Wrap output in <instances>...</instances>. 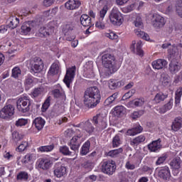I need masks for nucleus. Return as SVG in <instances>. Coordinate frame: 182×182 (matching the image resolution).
Segmentation results:
<instances>
[{
	"label": "nucleus",
	"instance_id": "obj_45",
	"mask_svg": "<svg viewBox=\"0 0 182 182\" xmlns=\"http://www.w3.org/2000/svg\"><path fill=\"white\" fill-rule=\"evenodd\" d=\"M55 149V145L51 144V145H48V146H43L38 148V150L41 152H48V151H52Z\"/></svg>",
	"mask_w": 182,
	"mask_h": 182
},
{
	"label": "nucleus",
	"instance_id": "obj_60",
	"mask_svg": "<svg viewBox=\"0 0 182 182\" xmlns=\"http://www.w3.org/2000/svg\"><path fill=\"white\" fill-rule=\"evenodd\" d=\"M145 102L146 101L144 100V98L136 99L134 101V106H136L137 107L139 106H143V105H144Z\"/></svg>",
	"mask_w": 182,
	"mask_h": 182
},
{
	"label": "nucleus",
	"instance_id": "obj_54",
	"mask_svg": "<svg viewBox=\"0 0 182 182\" xmlns=\"http://www.w3.org/2000/svg\"><path fill=\"white\" fill-rule=\"evenodd\" d=\"M105 36L106 38H109V39H111L112 41L117 39V38H119V36H117V34H116L114 32H110V33H105Z\"/></svg>",
	"mask_w": 182,
	"mask_h": 182
},
{
	"label": "nucleus",
	"instance_id": "obj_50",
	"mask_svg": "<svg viewBox=\"0 0 182 182\" xmlns=\"http://www.w3.org/2000/svg\"><path fill=\"white\" fill-rule=\"evenodd\" d=\"M107 11H109V9L107 8V6H105L99 12V16L100 19H105V16H106V14H107Z\"/></svg>",
	"mask_w": 182,
	"mask_h": 182
},
{
	"label": "nucleus",
	"instance_id": "obj_7",
	"mask_svg": "<svg viewBox=\"0 0 182 182\" xmlns=\"http://www.w3.org/2000/svg\"><path fill=\"white\" fill-rule=\"evenodd\" d=\"M116 162L114 161H105L102 165V173L107 174V176H113L116 172Z\"/></svg>",
	"mask_w": 182,
	"mask_h": 182
},
{
	"label": "nucleus",
	"instance_id": "obj_56",
	"mask_svg": "<svg viewBox=\"0 0 182 182\" xmlns=\"http://www.w3.org/2000/svg\"><path fill=\"white\" fill-rule=\"evenodd\" d=\"M167 159V156L166 155H163L158 158L157 161H156V166H160L163 164Z\"/></svg>",
	"mask_w": 182,
	"mask_h": 182
},
{
	"label": "nucleus",
	"instance_id": "obj_39",
	"mask_svg": "<svg viewBox=\"0 0 182 182\" xmlns=\"http://www.w3.org/2000/svg\"><path fill=\"white\" fill-rule=\"evenodd\" d=\"M161 82L163 86H168L170 84V77L166 73L161 74Z\"/></svg>",
	"mask_w": 182,
	"mask_h": 182
},
{
	"label": "nucleus",
	"instance_id": "obj_52",
	"mask_svg": "<svg viewBox=\"0 0 182 182\" xmlns=\"http://www.w3.org/2000/svg\"><path fill=\"white\" fill-rule=\"evenodd\" d=\"M134 23L136 28H143V20H141V17L140 16L136 18Z\"/></svg>",
	"mask_w": 182,
	"mask_h": 182
},
{
	"label": "nucleus",
	"instance_id": "obj_55",
	"mask_svg": "<svg viewBox=\"0 0 182 182\" xmlns=\"http://www.w3.org/2000/svg\"><path fill=\"white\" fill-rule=\"evenodd\" d=\"M144 114V111H135L132 114V119H139V117H141V116H143Z\"/></svg>",
	"mask_w": 182,
	"mask_h": 182
},
{
	"label": "nucleus",
	"instance_id": "obj_31",
	"mask_svg": "<svg viewBox=\"0 0 182 182\" xmlns=\"http://www.w3.org/2000/svg\"><path fill=\"white\" fill-rule=\"evenodd\" d=\"M173 109V99H171L166 104H165L161 108L159 109V113L164 114L168 110H171Z\"/></svg>",
	"mask_w": 182,
	"mask_h": 182
},
{
	"label": "nucleus",
	"instance_id": "obj_14",
	"mask_svg": "<svg viewBox=\"0 0 182 182\" xmlns=\"http://www.w3.org/2000/svg\"><path fill=\"white\" fill-rule=\"evenodd\" d=\"M80 126H81L82 130L87 133V136H90V134L95 132V127H93V124H92L89 120L85 122H81Z\"/></svg>",
	"mask_w": 182,
	"mask_h": 182
},
{
	"label": "nucleus",
	"instance_id": "obj_6",
	"mask_svg": "<svg viewBox=\"0 0 182 182\" xmlns=\"http://www.w3.org/2000/svg\"><path fill=\"white\" fill-rule=\"evenodd\" d=\"M14 114H15V107L14 105L9 104L5 105L1 110H0V118L8 120L11 119Z\"/></svg>",
	"mask_w": 182,
	"mask_h": 182
},
{
	"label": "nucleus",
	"instance_id": "obj_30",
	"mask_svg": "<svg viewBox=\"0 0 182 182\" xmlns=\"http://www.w3.org/2000/svg\"><path fill=\"white\" fill-rule=\"evenodd\" d=\"M141 132H143V127H141V126H138L131 129H128L126 132V136H136V134H139V133H141Z\"/></svg>",
	"mask_w": 182,
	"mask_h": 182
},
{
	"label": "nucleus",
	"instance_id": "obj_3",
	"mask_svg": "<svg viewBox=\"0 0 182 182\" xmlns=\"http://www.w3.org/2000/svg\"><path fill=\"white\" fill-rule=\"evenodd\" d=\"M31 99L23 95L16 101V107L21 113H28L31 110Z\"/></svg>",
	"mask_w": 182,
	"mask_h": 182
},
{
	"label": "nucleus",
	"instance_id": "obj_37",
	"mask_svg": "<svg viewBox=\"0 0 182 182\" xmlns=\"http://www.w3.org/2000/svg\"><path fill=\"white\" fill-rule=\"evenodd\" d=\"M31 25H29V23H24L22 26H21V35H29V33H31Z\"/></svg>",
	"mask_w": 182,
	"mask_h": 182
},
{
	"label": "nucleus",
	"instance_id": "obj_53",
	"mask_svg": "<svg viewBox=\"0 0 182 182\" xmlns=\"http://www.w3.org/2000/svg\"><path fill=\"white\" fill-rule=\"evenodd\" d=\"M26 124H28V119H19L16 122V126H17V127H22V126H26Z\"/></svg>",
	"mask_w": 182,
	"mask_h": 182
},
{
	"label": "nucleus",
	"instance_id": "obj_27",
	"mask_svg": "<svg viewBox=\"0 0 182 182\" xmlns=\"http://www.w3.org/2000/svg\"><path fill=\"white\" fill-rule=\"evenodd\" d=\"M168 55L170 59H176L178 56V49L176 44H173L171 47L168 49Z\"/></svg>",
	"mask_w": 182,
	"mask_h": 182
},
{
	"label": "nucleus",
	"instance_id": "obj_64",
	"mask_svg": "<svg viewBox=\"0 0 182 182\" xmlns=\"http://www.w3.org/2000/svg\"><path fill=\"white\" fill-rule=\"evenodd\" d=\"M134 33L136 35V36H138L139 38H143L144 35V31H142L141 30H140L139 28L138 29H135L134 30Z\"/></svg>",
	"mask_w": 182,
	"mask_h": 182
},
{
	"label": "nucleus",
	"instance_id": "obj_25",
	"mask_svg": "<svg viewBox=\"0 0 182 182\" xmlns=\"http://www.w3.org/2000/svg\"><path fill=\"white\" fill-rule=\"evenodd\" d=\"M182 127V118L180 117H178L174 119V120L172 122L171 125V129L173 130V132H178L180 129Z\"/></svg>",
	"mask_w": 182,
	"mask_h": 182
},
{
	"label": "nucleus",
	"instance_id": "obj_24",
	"mask_svg": "<svg viewBox=\"0 0 182 182\" xmlns=\"http://www.w3.org/2000/svg\"><path fill=\"white\" fill-rule=\"evenodd\" d=\"M81 3L79 0H68L65 3V8L67 9H70L71 11H73V9H77L79 6H80Z\"/></svg>",
	"mask_w": 182,
	"mask_h": 182
},
{
	"label": "nucleus",
	"instance_id": "obj_9",
	"mask_svg": "<svg viewBox=\"0 0 182 182\" xmlns=\"http://www.w3.org/2000/svg\"><path fill=\"white\" fill-rule=\"evenodd\" d=\"M106 117V114H97L96 116L93 117L92 122L94 123L95 126L99 127L101 130L103 129H106V122H105V119Z\"/></svg>",
	"mask_w": 182,
	"mask_h": 182
},
{
	"label": "nucleus",
	"instance_id": "obj_47",
	"mask_svg": "<svg viewBox=\"0 0 182 182\" xmlns=\"http://www.w3.org/2000/svg\"><path fill=\"white\" fill-rule=\"evenodd\" d=\"M29 178V175H28L27 172L21 171L20 172L16 177L17 180H28Z\"/></svg>",
	"mask_w": 182,
	"mask_h": 182
},
{
	"label": "nucleus",
	"instance_id": "obj_1",
	"mask_svg": "<svg viewBox=\"0 0 182 182\" xmlns=\"http://www.w3.org/2000/svg\"><path fill=\"white\" fill-rule=\"evenodd\" d=\"M102 96L100 90L96 86L90 87L86 90L84 94V105L88 109H93L100 103Z\"/></svg>",
	"mask_w": 182,
	"mask_h": 182
},
{
	"label": "nucleus",
	"instance_id": "obj_17",
	"mask_svg": "<svg viewBox=\"0 0 182 182\" xmlns=\"http://www.w3.org/2000/svg\"><path fill=\"white\" fill-rule=\"evenodd\" d=\"M117 96H119V94L117 92H114L111 96L108 97L104 102L105 106L112 107L117 105V102H119V100H117Z\"/></svg>",
	"mask_w": 182,
	"mask_h": 182
},
{
	"label": "nucleus",
	"instance_id": "obj_12",
	"mask_svg": "<svg viewBox=\"0 0 182 182\" xmlns=\"http://www.w3.org/2000/svg\"><path fill=\"white\" fill-rule=\"evenodd\" d=\"M181 164L182 161L180 157H176L170 162V166L173 170L174 176H177L180 173L179 170L181 168Z\"/></svg>",
	"mask_w": 182,
	"mask_h": 182
},
{
	"label": "nucleus",
	"instance_id": "obj_34",
	"mask_svg": "<svg viewBox=\"0 0 182 182\" xmlns=\"http://www.w3.org/2000/svg\"><path fill=\"white\" fill-rule=\"evenodd\" d=\"M44 90L45 89H43V87H42L35 88L31 92V97H33V99H35L36 97H39V96H41L43 93Z\"/></svg>",
	"mask_w": 182,
	"mask_h": 182
},
{
	"label": "nucleus",
	"instance_id": "obj_41",
	"mask_svg": "<svg viewBox=\"0 0 182 182\" xmlns=\"http://www.w3.org/2000/svg\"><path fill=\"white\" fill-rule=\"evenodd\" d=\"M181 96H182V87H179L176 91L175 94V103L176 105H179L181 100Z\"/></svg>",
	"mask_w": 182,
	"mask_h": 182
},
{
	"label": "nucleus",
	"instance_id": "obj_26",
	"mask_svg": "<svg viewBox=\"0 0 182 182\" xmlns=\"http://www.w3.org/2000/svg\"><path fill=\"white\" fill-rule=\"evenodd\" d=\"M45 119L42 117H37L33 120V126H34L37 130H42L45 127Z\"/></svg>",
	"mask_w": 182,
	"mask_h": 182
},
{
	"label": "nucleus",
	"instance_id": "obj_46",
	"mask_svg": "<svg viewBox=\"0 0 182 182\" xmlns=\"http://www.w3.org/2000/svg\"><path fill=\"white\" fill-rule=\"evenodd\" d=\"M176 8L177 15L182 18V0H178L177 1Z\"/></svg>",
	"mask_w": 182,
	"mask_h": 182
},
{
	"label": "nucleus",
	"instance_id": "obj_48",
	"mask_svg": "<svg viewBox=\"0 0 182 182\" xmlns=\"http://www.w3.org/2000/svg\"><path fill=\"white\" fill-rule=\"evenodd\" d=\"M64 136L67 137H79L78 135H76L75 131L72 129H68L64 132Z\"/></svg>",
	"mask_w": 182,
	"mask_h": 182
},
{
	"label": "nucleus",
	"instance_id": "obj_33",
	"mask_svg": "<svg viewBox=\"0 0 182 182\" xmlns=\"http://www.w3.org/2000/svg\"><path fill=\"white\" fill-rule=\"evenodd\" d=\"M124 113V107L122 105L117 106L113 109V114H114V116H117V117L123 116Z\"/></svg>",
	"mask_w": 182,
	"mask_h": 182
},
{
	"label": "nucleus",
	"instance_id": "obj_28",
	"mask_svg": "<svg viewBox=\"0 0 182 182\" xmlns=\"http://www.w3.org/2000/svg\"><path fill=\"white\" fill-rule=\"evenodd\" d=\"M161 139H159L158 140L152 141L151 144H149L148 146L149 150L151 151H157L159 149H161Z\"/></svg>",
	"mask_w": 182,
	"mask_h": 182
},
{
	"label": "nucleus",
	"instance_id": "obj_32",
	"mask_svg": "<svg viewBox=\"0 0 182 182\" xmlns=\"http://www.w3.org/2000/svg\"><path fill=\"white\" fill-rule=\"evenodd\" d=\"M168 97V95L167 94H164L163 92H158L154 98V101L155 103H161V102H164L166 100V98Z\"/></svg>",
	"mask_w": 182,
	"mask_h": 182
},
{
	"label": "nucleus",
	"instance_id": "obj_29",
	"mask_svg": "<svg viewBox=\"0 0 182 182\" xmlns=\"http://www.w3.org/2000/svg\"><path fill=\"white\" fill-rule=\"evenodd\" d=\"M52 93L55 99H58L61 102H63V100H66V95H65V92L63 91L55 89L53 90Z\"/></svg>",
	"mask_w": 182,
	"mask_h": 182
},
{
	"label": "nucleus",
	"instance_id": "obj_62",
	"mask_svg": "<svg viewBox=\"0 0 182 182\" xmlns=\"http://www.w3.org/2000/svg\"><path fill=\"white\" fill-rule=\"evenodd\" d=\"M70 31H73V25L72 24H67L63 28V31L65 33H68Z\"/></svg>",
	"mask_w": 182,
	"mask_h": 182
},
{
	"label": "nucleus",
	"instance_id": "obj_19",
	"mask_svg": "<svg viewBox=\"0 0 182 182\" xmlns=\"http://www.w3.org/2000/svg\"><path fill=\"white\" fill-rule=\"evenodd\" d=\"M167 60L164 59H158L156 60H154L152 62V68L153 69H156L157 70H160V69H163L164 68H166L168 65Z\"/></svg>",
	"mask_w": 182,
	"mask_h": 182
},
{
	"label": "nucleus",
	"instance_id": "obj_2",
	"mask_svg": "<svg viewBox=\"0 0 182 182\" xmlns=\"http://www.w3.org/2000/svg\"><path fill=\"white\" fill-rule=\"evenodd\" d=\"M102 63L111 73L117 72V70L119 69L117 63H116V58H114V55L110 53L104 54L102 56Z\"/></svg>",
	"mask_w": 182,
	"mask_h": 182
},
{
	"label": "nucleus",
	"instance_id": "obj_22",
	"mask_svg": "<svg viewBox=\"0 0 182 182\" xmlns=\"http://www.w3.org/2000/svg\"><path fill=\"white\" fill-rule=\"evenodd\" d=\"M169 71L173 75L177 73L181 69V64L178 63V61H176L174 60H172L171 63H169L168 67Z\"/></svg>",
	"mask_w": 182,
	"mask_h": 182
},
{
	"label": "nucleus",
	"instance_id": "obj_35",
	"mask_svg": "<svg viewBox=\"0 0 182 182\" xmlns=\"http://www.w3.org/2000/svg\"><path fill=\"white\" fill-rule=\"evenodd\" d=\"M120 86H122V82L120 81L110 80L109 82V87L112 90H114V89H117V87H120Z\"/></svg>",
	"mask_w": 182,
	"mask_h": 182
},
{
	"label": "nucleus",
	"instance_id": "obj_51",
	"mask_svg": "<svg viewBox=\"0 0 182 182\" xmlns=\"http://www.w3.org/2000/svg\"><path fill=\"white\" fill-rule=\"evenodd\" d=\"M21 68H19V67H15L13 70H12V76L13 77H18L19 76H21Z\"/></svg>",
	"mask_w": 182,
	"mask_h": 182
},
{
	"label": "nucleus",
	"instance_id": "obj_36",
	"mask_svg": "<svg viewBox=\"0 0 182 182\" xmlns=\"http://www.w3.org/2000/svg\"><path fill=\"white\" fill-rule=\"evenodd\" d=\"M60 153L63 154V156H72L73 154V151L69 149V147L66 146H62L59 149Z\"/></svg>",
	"mask_w": 182,
	"mask_h": 182
},
{
	"label": "nucleus",
	"instance_id": "obj_13",
	"mask_svg": "<svg viewBox=\"0 0 182 182\" xmlns=\"http://www.w3.org/2000/svg\"><path fill=\"white\" fill-rule=\"evenodd\" d=\"M54 31L55 27L52 26V23H49L47 26L40 28V36H49L50 35L53 34Z\"/></svg>",
	"mask_w": 182,
	"mask_h": 182
},
{
	"label": "nucleus",
	"instance_id": "obj_23",
	"mask_svg": "<svg viewBox=\"0 0 182 182\" xmlns=\"http://www.w3.org/2000/svg\"><path fill=\"white\" fill-rule=\"evenodd\" d=\"M60 70V63H59V61H55L50 67V69L48 73L50 76H55V75H58V73H59Z\"/></svg>",
	"mask_w": 182,
	"mask_h": 182
},
{
	"label": "nucleus",
	"instance_id": "obj_4",
	"mask_svg": "<svg viewBox=\"0 0 182 182\" xmlns=\"http://www.w3.org/2000/svg\"><path fill=\"white\" fill-rule=\"evenodd\" d=\"M109 18L112 25L114 26H120L123 23L124 19L122 13L119 11L117 8H113L110 11L109 15Z\"/></svg>",
	"mask_w": 182,
	"mask_h": 182
},
{
	"label": "nucleus",
	"instance_id": "obj_59",
	"mask_svg": "<svg viewBox=\"0 0 182 182\" xmlns=\"http://www.w3.org/2000/svg\"><path fill=\"white\" fill-rule=\"evenodd\" d=\"M96 28L98 29H105V23L103 22V18H99V20L95 23Z\"/></svg>",
	"mask_w": 182,
	"mask_h": 182
},
{
	"label": "nucleus",
	"instance_id": "obj_10",
	"mask_svg": "<svg viewBox=\"0 0 182 182\" xmlns=\"http://www.w3.org/2000/svg\"><path fill=\"white\" fill-rule=\"evenodd\" d=\"M9 23L7 26H0V33H5L6 31H8V28L11 29H15L18 28V25H19V18L15 16H11L9 18Z\"/></svg>",
	"mask_w": 182,
	"mask_h": 182
},
{
	"label": "nucleus",
	"instance_id": "obj_15",
	"mask_svg": "<svg viewBox=\"0 0 182 182\" xmlns=\"http://www.w3.org/2000/svg\"><path fill=\"white\" fill-rule=\"evenodd\" d=\"M152 25L156 29H160L166 25V21L163 16L156 15L155 19L152 21Z\"/></svg>",
	"mask_w": 182,
	"mask_h": 182
},
{
	"label": "nucleus",
	"instance_id": "obj_11",
	"mask_svg": "<svg viewBox=\"0 0 182 182\" xmlns=\"http://www.w3.org/2000/svg\"><path fill=\"white\" fill-rule=\"evenodd\" d=\"M156 171H158V176L164 181L170 180V178L171 177V173H170V168H168V166H165L161 168H156Z\"/></svg>",
	"mask_w": 182,
	"mask_h": 182
},
{
	"label": "nucleus",
	"instance_id": "obj_40",
	"mask_svg": "<svg viewBox=\"0 0 182 182\" xmlns=\"http://www.w3.org/2000/svg\"><path fill=\"white\" fill-rule=\"evenodd\" d=\"M144 140H146V138L135 137V138L131 139L130 144L131 146H138V144H140V143H143Z\"/></svg>",
	"mask_w": 182,
	"mask_h": 182
},
{
	"label": "nucleus",
	"instance_id": "obj_63",
	"mask_svg": "<svg viewBox=\"0 0 182 182\" xmlns=\"http://www.w3.org/2000/svg\"><path fill=\"white\" fill-rule=\"evenodd\" d=\"M28 146V142L24 141L22 142L18 147V149L19 150V151H25V149H26Z\"/></svg>",
	"mask_w": 182,
	"mask_h": 182
},
{
	"label": "nucleus",
	"instance_id": "obj_20",
	"mask_svg": "<svg viewBox=\"0 0 182 182\" xmlns=\"http://www.w3.org/2000/svg\"><path fill=\"white\" fill-rule=\"evenodd\" d=\"M80 23L82 26L87 28H92L93 26V23L92 22V18L86 14H82L80 18Z\"/></svg>",
	"mask_w": 182,
	"mask_h": 182
},
{
	"label": "nucleus",
	"instance_id": "obj_49",
	"mask_svg": "<svg viewBox=\"0 0 182 182\" xmlns=\"http://www.w3.org/2000/svg\"><path fill=\"white\" fill-rule=\"evenodd\" d=\"M49 106H50V97H48V98L45 100L42 105V111L46 112V110L49 109Z\"/></svg>",
	"mask_w": 182,
	"mask_h": 182
},
{
	"label": "nucleus",
	"instance_id": "obj_38",
	"mask_svg": "<svg viewBox=\"0 0 182 182\" xmlns=\"http://www.w3.org/2000/svg\"><path fill=\"white\" fill-rule=\"evenodd\" d=\"M90 149V141H87L82 146L80 154L82 156H86L89 153V149Z\"/></svg>",
	"mask_w": 182,
	"mask_h": 182
},
{
	"label": "nucleus",
	"instance_id": "obj_8",
	"mask_svg": "<svg viewBox=\"0 0 182 182\" xmlns=\"http://www.w3.org/2000/svg\"><path fill=\"white\" fill-rule=\"evenodd\" d=\"M76 75V66H73L70 68L67 69L66 74L63 79L64 83L66 85L68 89H70V84L73 82L75 79V75Z\"/></svg>",
	"mask_w": 182,
	"mask_h": 182
},
{
	"label": "nucleus",
	"instance_id": "obj_57",
	"mask_svg": "<svg viewBox=\"0 0 182 182\" xmlns=\"http://www.w3.org/2000/svg\"><path fill=\"white\" fill-rule=\"evenodd\" d=\"M33 159V154H28L25 156L24 159L23 160V163H30Z\"/></svg>",
	"mask_w": 182,
	"mask_h": 182
},
{
	"label": "nucleus",
	"instance_id": "obj_21",
	"mask_svg": "<svg viewBox=\"0 0 182 182\" xmlns=\"http://www.w3.org/2000/svg\"><path fill=\"white\" fill-rule=\"evenodd\" d=\"M52 166V162L49 159H41L38 160V167L45 171L49 170Z\"/></svg>",
	"mask_w": 182,
	"mask_h": 182
},
{
	"label": "nucleus",
	"instance_id": "obj_44",
	"mask_svg": "<svg viewBox=\"0 0 182 182\" xmlns=\"http://www.w3.org/2000/svg\"><path fill=\"white\" fill-rule=\"evenodd\" d=\"M120 153H123V149L119 148L118 149L109 151L107 154V156L109 157H117Z\"/></svg>",
	"mask_w": 182,
	"mask_h": 182
},
{
	"label": "nucleus",
	"instance_id": "obj_58",
	"mask_svg": "<svg viewBox=\"0 0 182 182\" xmlns=\"http://www.w3.org/2000/svg\"><path fill=\"white\" fill-rule=\"evenodd\" d=\"M70 147V151H73V154L76 153V151H78L79 147H80V144H68Z\"/></svg>",
	"mask_w": 182,
	"mask_h": 182
},
{
	"label": "nucleus",
	"instance_id": "obj_18",
	"mask_svg": "<svg viewBox=\"0 0 182 182\" xmlns=\"http://www.w3.org/2000/svg\"><path fill=\"white\" fill-rule=\"evenodd\" d=\"M142 43L141 41H138L136 43V48H135L134 45H136V41H133L130 47L132 52L136 53L139 56H143V50H141Z\"/></svg>",
	"mask_w": 182,
	"mask_h": 182
},
{
	"label": "nucleus",
	"instance_id": "obj_42",
	"mask_svg": "<svg viewBox=\"0 0 182 182\" xmlns=\"http://www.w3.org/2000/svg\"><path fill=\"white\" fill-rule=\"evenodd\" d=\"M82 167H83V168H85L87 171H91L92 168L95 167V164H93V162L90 161H86L83 164H82Z\"/></svg>",
	"mask_w": 182,
	"mask_h": 182
},
{
	"label": "nucleus",
	"instance_id": "obj_16",
	"mask_svg": "<svg viewBox=\"0 0 182 182\" xmlns=\"http://www.w3.org/2000/svg\"><path fill=\"white\" fill-rule=\"evenodd\" d=\"M66 174V167L56 164L55 165L54 169V176H56L58 178H60V177H63Z\"/></svg>",
	"mask_w": 182,
	"mask_h": 182
},
{
	"label": "nucleus",
	"instance_id": "obj_61",
	"mask_svg": "<svg viewBox=\"0 0 182 182\" xmlns=\"http://www.w3.org/2000/svg\"><path fill=\"white\" fill-rule=\"evenodd\" d=\"M120 138L119 137H114L112 140V146L113 147H119L120 144Z\"/></svg>",
	"mask_w": 182,
	"mask_h": 182
},
{
	"label": "nucleus",
	"instance_id": "obj_5",
	"mask_svg": "<svg viewBox=\"0 0 182 182\" xmlns=\"http://www.w3.org/2000/svg\"><path fill=\"white\" fill-rule=\"evenodd\" d=\"M43 61L41 58L35 57L30 60L31 71L34 73H39L43 70Z\"/></svg>",
	"mask_w": 182,
	"mask_h": 182
},
{
	"label": "nucleus",
	"instance_id": "obj_43",
	"mask_svg": "<svg viewBox=\"0 0 182 182\" xmlns=\"http://www.w3.org/2000/svg\"><path fill=\"white\" fill-rule=\"evenodd\" d=\"M24 85L26 87V89H31L32 86H33V77L32 76H28L26 77Z\"/></svg>",
	"mask_w": 182,
	"mask_h": 182
}]
</instances>
